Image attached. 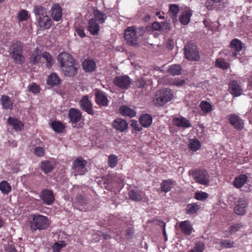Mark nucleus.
<instances>
[{
    "mask_svg": "<svg viewBox=\"0 0 252 252\" xmlns=\"http://www.w3.org/2000/svg\"><path fill=\"white\" fill-rule=\"evenodd\" d=\"M175 182L172 179L163 180L161 185L162 191L167 192L169 191L172 188Z\"/></svg>",
    "mask_w": 252,
    "mask_h": 252,
    "instance_id": "473e14b6",
    "label": "nucleus"
},
{
    "mask_svg": "<svg viewBox=\"0 0 252 252\" xmlns=\"http://www.w3.org/2000/svg\"><path fill=\"white\" fill-rule=\"evenodd\" d=\"M38 25L41 28L44 29H48L52 26V20L49 16H44L42 18L40 17L37 19Z\"/></svg>",
    "mask_w": 252,
    "mask_h": 252,
    "instance_id": "b1692460",
    "label": "nucleus"
},
{
    "mask_svg": "<svg viewBox=\"0 0 252 252\" xmlns=\"http://www.w3.org/2000/svg\"><path fill=\"white\" fill-rule=\"evenodd\" d=\"M112 125L114 128L121 132L124 131L128 127L127 123L125 120L121 118L115 120Z\"/></svg>",
    "mask_w": 252,
    "mask_h": 252,
    "instance_id": "aec40b11",
    "label": "nucleus"
},
{
    "mask_svg": "<svg viewBox=\"0 0 252 252\" xmlns=\"http://www.w3.org/2000/svg\"><path fill=\"white\" fill-rule=\"evenodd\" d=\"M120 112L123 116L133 117L135 116V111L126 106H122L120 108Z\"/></svg>",
    "mask_w": 252,
    "mask_h": 252,
    "instance_id": "f704fd0d",
    "label": "nucleus"
},
{
    "mask_svg": "<svg viewBox=\"0 0 252 252\" xmlns=\"http://www.w3.org/2000/svg\"><path fill=\"white\" fill-rule=\"evenodd\" d=\"M95 101L100 107L108 106L110 102L107 94L99 90L95 91Z\"/></svg>",
    "mask_w": 252,
    "mask_h": 252,
    "instance_id": "9d476101",
    "label": "nucleus"
},
{
    "mask_svg": "<svg viewBox=\"0 0 252 252\" xmlns=\"http://www.w3.org/2000/svg\"><path fill=\"white\" fill-rule=\"evenodd\" d=\"M220 244L222 248L230 249L234 247V242L228 240H221Z\"/></svg>",
    "mask_w": 252,
    "mask_h": 252,
    "instance_id": "09e8293b",
    "label": "nucleus"
},
{
    "mask_svg": "<svg viewBox=\"0 0 252 252\" xmlns=\"http://www.w3.org/2000/svg\"><path fill=\"white\" fill-rule=\"evenodd\" d=\"M189 175H191L194 180L197 183L208 186L210 183V176L207 171L204 169H195L189 170Z\"/></svg>",
    "mask_w": 252,
    "mask_h": 252,
    "instance_id": "39448f33",
    "label": "nucleus"
},
{
    "mask_svg": "<svg viewBox=\"0 0 252 252\" xmlns=\"http://www.w3.org/2000/svg\"><path fill=\"white\" fill-rule=\"evenodd\" d=\"M51 56V55L45 52H44L43 53H42V57L44 58L46 60H47L48 58H49V57H50Z\"/></svg>",
    "mask_w": 252,
    "mask_h": 252,
    "instance_id": "774afa93",
    "label": "nucleus"
},
{
    "mask_svg": "<svg viewBox=\"0 0 252 252\" xmlns=\"http://www.w3.org/2000/svg\"><path fill=\"white\" fill-rule=\"evenodd\" d=\"M179 8L176 4H171L169 7L170 15H171L173 20H176L177 15L179 12Z\"/></svg>",
    "mask_w": 252,
    "mask_h": 252,
    "instance_id": "a18cd8bd",
    "label": "nucleus"
},
{
    "mask_svg": "<svg viewBox=\"0 0 252 252\" xmlns=\"http://www.w3.org/2000/svg\"><path fill=\"white\" fill-rule=\"evenodd\" d=\"M131 126L136 130L141 131V128L139 127V125L137 122H132L131 124Z\"/></svg>",
    "mask_w": 252,
    "mask_h": 252,
    "instance_id": "338daca9",
    "label": "nucleus"
},
{
    "mask_svg": "<svg viewBox=\"0 0 252 252\" xmlns=\"http://www.w3.org/2000/svg\"><path fill=\"white\" fill-rule=\"evenodd\" d=\"M40 197L43 202L48 205H52L55 201V196L53 191L48 189H44L40 193Z\"/></svg>",
    "mask_w": 252,
    "mask_h": 252,
    "instance_id": "4468645a",
    "label": "nucleus"
},
{
    "mask_svg": "<svg viewBox=\"0 0 252 252\" xmlns=\"http://www.w3.org/2000/svg\"><path fill=\"white\" fill-rule=\"evenodd\" d=\"M189 147L192 151H196L200 148L201 143L196 139H190L189 141Z\"/></svg>",
    "mask_w": 252,
    "mask_h": 252,
    "instance_id": "ea45409f",
    "label": "nucleus"
},
{
    "mask_svg": "<svg viewBox=\"0 0 252 252\" xmlns=\"http://www.w3.org/2000/svg\"><path fill=\"white\" fill-rule=\"evenodd\" d=\"M1 104L3 109H12L13 107L12 103L11 101L10 98L6 95H3L0 98Z\"/></svg>",
    "mask_w": 252,
    "mask_h": 252,
    "instance_id": "72a5a7b5",
    "label": "nucleus"
},
{
    "mask_svg": "<svg viewBox=\"0 0 252 252\" xmlns=\"http://www.w3.org/2000/svg\"><path fill=\"white\" fill-rule=\"evenodd\" d=\"M93 13L94 20L100 24L103 23L107 18L106 14L101 12L98 9H94Z\"/></svg>",
    "mask_w": 252,
    "mask_h": 252,
    "instance_id": "2f4dec72",
    "label": "nucleus"
},
{
    "mask_svg": "<svg viewBox=\"0 0 252 252\" xmlns=\"http://www.w3.org/2000/svg\"><path fill=\"white\" fill-rule=\"evenodd\" d=\"M61 70L64 76L69 77H74L78 72V67L75 62L73 63L65 65L64 67L61 68Z\"/></svg>",
    "mask_w": 252,
    "mask_h": 252,
    "instance_id": "dca6fc26",
    "label": "nucleus"
},
{
    "mask_svg": "<svg viewBox=\"0 0 252 252\" xmlns=\"http://www.w3.org/2000/svg\"><path fill=\"white\" fill-rule=\"evenodd\" d=\"M205 248V245L202 242L196 243L194 248L191 250V252H203Z\"/></svg>",
    "mask_w": 252,
    "mask_h": 252,
    "instance_id": "603ef678",
    "label": "nucleus"
},
{
    "mask_svg": "<svg viewBox=\"0 0 252 252\" xmlns=\"http://www.w3.org/2000/svg\"><path fill=\"white\" fill-rule=\"evenodd\" d=\"M128 194L130 199L135 202H139L143 200L145 193L142 191L131 189L129 191Z\"/></svg>",
    "mask_w": 252,
    "mask_h": 252,
    "instance_id": "4be33fe9",
    "label": "nucleus"
},
{
    "mask_svg": "<svg viewBox=\"0 0 252 252\" xmlns=\"http://www.w3.org/2000/svg\"><path fill=\"white\" fill-rule=\"evenodd\" d=\"M145 32L143 27L136 28L135 26L127 27L125 31V38L129 45H134L137 43L138 39Z\"/></svg>",
    "mask_w": 252,
    "mask_h": 252,
    "instance_id": "f257e3e1",
    "label": "nucleus"
},
{
    "mask_svg": "<svg viewBox=\"0 0 252 252\" xmlns=\"http://www.w3.org/2000/svg\"><path fill=\"white\" fill-rule=\"evenodd\" d=\"M229 89L230 93L234 96H238L242 94V90L236 81L233 80L230 82Z\"/></svg>",
    "mask_w": 252,
    "mask_h": 252,
    "instance_id": "5701e85b",
    "label": "nucleus"
},
{
    "mask_svg": "<svg viewBox=\"0 0 252 252\" xmlns=\"http://www.w3.org/2000/svg\"><path fill=\"white\" fill-rule=\"evenodd\" d=\"M139 121L140 124L144 127H147L149 126L152 123V118L149 114H144L142 115Z\"/></svg>",
    "mask_w": 252,
    "mask_h": 252,
    "instance_id": "c9c22d12",
    "label": "nucleus"
},
{
    "mask_svg": "<svg viewBox=\"0 0 252 252\" xmlns=\"http://www.w3.org/2000/svg\"><path fill=\"white\" fill-rule=\"evenodd\" d=\"M31 219L30 224L32 232H35L36 230H45L49 226L48 219L45 216L34 214L31 216Z\"/></svg>",
    "mask_w": 252,
    "mask_h": 252,
    "instance_id": "7ed1b4c3",
    "label": "nucleus"
},
{
    "mask_svg": "<svg viewBox=\"0 0 252 252\" xmlns=\"http://www.w3.org/2000/svg\"><path fill=\"white\" fill-rule=\"evenodd\" d=\"M51 15L54 21H60L62 16V9L58 3L54 4L51 9Z\"/></svg>",
    "mask_w": 252,
    "mask_h": 252,
    "instance_id": "6ab92c4d",
    "label": "nucleus"
},
{
    "mask_svg": "<svg viewBox=\"0 0 252 252\" xmlns=\"http://www.w3.org/2000/svg\"><path fill=\"white\" fill-rule=\"evenodd\" d=\"M96 22L94 18H91L88 22V30L93 35L98 34L99 31V25Z\"/></svg>",
    "mask_w": 252,
    "mask_h": 252,
    "instance_id": "412c9836",
    "label": "nucleus"
},
{
    "mask_svg": "<svg viewBox=\"0 0 252 252\" xmlns=\"http://www.w3.org/2000/svg\"><path fill=\"white\" fill-rule=\"evenodd\" d=\"M192 13L191 10L184 11L180 17V21L182 24L187 25L189 24Z\"/></svg>",
    "mask_w": 252,
    "mask_h": 252,
    "instance_id": "7c9ffc66",
    "label": "nucleus"
},
{
    "mask_svg": "<svg viewBox=\"0 0 252 252\" xmlns=\"http://www.w3.org/2000/svg\"><path fill=\"white\" fill-rule=\"evenodd\" d=\"M33 12L37 20L40 17L42 18L44 16H48L46 8L40 5H36L34 7Z\"/></svg>",
    "mask_w": 252,
    "mask_h": 252,
    "instance_id": "bb28decb",
    "label": "nucleus"
},
{
    "mask_svg": "<svg viewBox=\"0 0 252 252\" xmlns=\"http://www.w3.org/2000/svg\"><path fill=\"white\" fill-rule=\"evenodd\" d=\"M208 196L209 195L208 193L202 191L195 192L194 195L195 198L198 200H204L207 198Z\"/></svg>",
    "mask_w": 252,
    "mask_h": 252,
    "instance_id": "3c124183",
    "label": "nucleus"
},
{
    "mask_svg": "<svg viewBox=\"0 0 252 252\" xmlns=\"http://www.w3.org/2000/svg\"><path fill=\"white\" fill-rule=\"evenodd\" d=\"M61 81L60 77L55 73H51L48 77L47 83L51 86H55L60 84Z\"/></svg>",
    "mask_w": 252,
    "mask_h": 252,
    "instance_id": "c756f323",
    "label": "nucleus"
},
{
    "mask_svg": "<svg viewBox=\"0 0 252 252\" xmlns=\"http://www.w3.org/2000/svg\"><path fill=\"white\" fill-rule=\"evenodd\" d=\"M230 47L231 50L228 51L225 53L226 55L235 58L239 52L242 50L243 48V43L241 40L234 38L231 40L230 43Z\"/></svg>",
    "mask_w": 252,
    "mask_h": 252,
    "instance_id": "1a4fd4ad",
    "label": "nucleus"
},
{
    "mask_svg": "<svg viewBox=\"0 0 252 252\" xmlns=\"http://www.w3.org/2000/svg\"><path fill=\"white\" fill-rule=\"evenodd\" d=\"M28 18V12L25 10H21L17 16V19L19 21H26Z\"/></svg>",
    "mask_w": 252,
    "mask_h": 252,
    "instance_id": "8fccbe9b",
    "label": "nucleus"
},
{
    "mask_svg": "<svg viewBox=\"0 0 252 252\" xmlns=\"http://www.w3.org/2000/svg\"><path fill=\"white\" fill-rule=\"evenodd\" d=\"M23 44L18 40L14 41L10 49V55L16 63L22 64L25 62Z\"/></svg>",
    "mask_w": 252,
    "mask_h": 252,
    "instance_id": "20e7f679",
    "label": "nucleus"
},
{
    "mask_svg": "<svg viewBox=\"0 0 252 252\" xmlns=\"http://www.w3.org/2000/svg\"><path fill=\"white\" fill-rule=\"evenodd\" d=\"M83 69L87 72H92L96 68L95 63L92 60H86L82 63Z\"/></svg>",
    "mask_w": 252,
    "mask_h": 252,
    "instance_id": "cd10ccee",
    "label": "nucleus"
},
{
    "mask_svg": "<svg viewBox=\"0 0 252 252\" xmlns=\"http://www.w3.org/2000/svg\"><path fill=\"white\" fill-rule=\"evenodd\" d=\"M29 91L34 94L38 93L39 92V87L35 84H32L29 87Z\"/></svg>",
    "mask_w": 252,
    "mask_h": 252,
    "instance_id": "13d9d810",
    "label": "nucleus"
},
{
    "mask_svg": "<svg viewBox=\"0 0 252 252\" xmlns=\"http://www.w3.org/2000/svg\"><path fill=\"white\" fill-rule=\"evenodd\" d=\"M6 252H16L15 247L12 245H8L5 248Z\"/></svg>",
    "mask_w": 252,
    "mask_h": 252,
    "instance_id": "0e129e2a",
    "label": "nucleus"
},
{
    "mask_svg": "<svg viewBox=\"0 0 252 252\" xmlns=\"http://www.w3.org/2000/svg\"><path fill=\"white\" fill-rule=\"evenodd\" d=\"M229 123L237 130L244 128V122L240 117L235 114H230L227 116Z\"/></svg>",
    "mask_w": 252,
    "mask_h": 252,
    "instance_id": "ddd939ff",
    "label": "nucleus"
},
{
    "mask_svg": "<svg viewBox=\"0 0 252 252\" xmlns=\"http://www.w3.org/2000/svg\"><path fill=\"white\" fill-rule=\"evenodd\" d=\"M161 23L154 22L152 24V27L153 30L161 32Z\"/></svg>",
    "mask_w": 252,
    "mask_h": 252,
    "instance_id": "e2e57ef3",
    "label": "nucleus"
},
{
    "mask_svg": "<svg viewBox=\"0 0 252 252\" xmlns=\"http://www.w3.org/2000/svg\"><path fill=\"white\" fill-rule=\"evenodd\" d=\"M41 52L38 48H36L33 52L30 58V62L32 64L37 63L41 59Z\"/></svg>",
    "mask_w": 252,
    "mask_h": 252,
    "instance_id": "4c0bfd02",
    "label": "nucleus"
},
{
    "mask_svg": "<svg viewBox=\"0 0 252 252\" xmlns=\"http://www.w3.org/2000/svg\"><path fill=\"white\" fill-rule=\"evenodd\" d=\"M161 32H167L170 31V24L166 22H161Z\"/></svg>",
    "mask_w": 252,
    "mask_h": 252,
    "instance_id": "4d7b16f0",
    "label": "nucleus"
},
{
    "mask_svg": "<svg viewBox=\"0 0 252 252\" xmlns=\"http://www.w3.org/2000/svg\"><path fill=\"white\" fill-rule=\"evenodd\" d=\"M113 83L119 88L126 90L129 87L131 83V80L127 75H120L114 78Z\"/></svg>",
    "mask_w": 252,
    "mask_h": 252,
    "instance_id": "6e6552de",
    "label": "nucleus"
},
{
    "mask_svg": "<svg viewBox=\"0 0 252 252\" xmlns=\"http://www.w3.org/2000/svg\"><path fill=\"white\" fill-rule=\"evenodd\" d=\"M40 168L44 173L47 174L51 172L54 169V165L51 161L44 160L41 162Z\"/></svg>",
    "mask_w": 252,
    "mask_h": 252,
    "instance_id": "c85d7f7f",
    "label": "nucleus"
},
{
    "mask_svg": "<svg viewBox=\"0 0 252 252\" xmlns=\"http://www.w3.org/2000/svg\"><path fill=\"white\" fill-rule=\"evenodd\" d=\"M51 126L54 131L57 132L63 131L64 128L63 125L60 122L54 121L52 123Z\"/></svg>",
    "mask_w": 252,
    "mask_h": 252,
    "instance_id": "c03bdc74",
    "label": "nucleus"
},
{
    "mask_svg": "<svg viewBox=\"0 0 252 252\" xmlns=\"http://www.w3.org/2000/svg\"><path fill=\"white\" fill-rule=\"evenodd\" d=\"M201 110L205 113H209L212 111V105L207 101H203L200 105Z\"/></svg>",
    "mask_w": 252,
    "mask_h": 252,
    "instance_id": "de8ad7c7",
    "label": "nucleus"
},
{
    "mask_svg": "<svg viewBox=\"0 0 252 252\" xmlns=\"http://www.w3.org/2000/svg\"><path fill=\"white\" fill-rule=\"evenodd\" d=\"M7 122L8 124L12 126L14 129L16 131H20L24 127V125L22 122L17 119L14 117H9L8 119Z\"/></svg>",
    "mask_w": 252,
    "mask_h": 252,
    "instance_id": "393cba45",
    "label": "nucleus"
},
{
    "mask_svg": "<svg viewBox=\"0 0 252 252\" xmlns=\"http://www.w3.org/2000/svg\"><path fill=\"white\" fill-rule=\"evenodd\" d=\"M0 190L3 194H7L11 190V187L6 181L0 183Z\"/></svg>",
    "mask_w": 252,
    "mask_h": 252,
    "instance_id": "58836bf2",
    "label": "nucleus"
},
{
    "mask_svg": "<svg viewBox=\"0 0 252 252\" xmlns=\"http://www.w3.org/2000/svg\"><path fill=\"white\" fill-rule=\"evenodd\" d=\"M247 180V177L245 175H241L235 179L233 185L235 187L240 188L242 187Z\"/></svg>",
    "mask_w": 252,
    "mask_h": 252,
    "instance_id": "e433bc0d",
    "label": "nucleus"
},
{
    "mask_svg": "<svg viewBox=\"0 0 252 252\" xmlns=\"http://www.w3.org/2000/svg\"><path fill=\"white\" fill-rule=\"evenodd\" d=\"M87 161L82 157L76 158L73 162L72 169L74 176L83 175L87 172Z\"/></svg>",
    "mask_w": 252,
    "mask_h": 252,
    "instance_id": "0eeeda50",
    "label": "nucleus"
},
{
    "mask_svg": "<svg viewBox=\"0 0 252 252\" xmlns=\"http://www.w3.org/2000/svg\"><path fill=\"white\" fill-rule=\"evenodd\" d=\"M173 98L171 90L165 88L157 91L153 97V103L156 106H161L170 101Z\"/></svg>",
    "mask_w": 252,
    "mask_h": 252,
    "instance_id": "f03ea898",
    "label": "nucleus"
},
{
    "mask_svg": "<svg viewBox=\"0 0 252 252\" xmlns=\"http://www.w3.org/2000/svg\"><path fill=\"white\" fill-rule=\"evenodd\" d=\"M243 225L241 223L234 224L230 227L229 231L231 234L234 233L239 230Z\"/></svg>",
    "mask_w": 252,
    "mask_h": 252,
    "instance_id": "5fc2aeb1",
    "label": "nucleus"
},
{
    "mask_svg": "<svg viewBox=\"0 0 252 252\" xmlns=\"http://www.w3.org/2000/svg\"><path fill=\"white\" fill-rule=\"evenodd\" d=\"M199 209V207L197 203L189 204L187 207V213L188 214H194Z\"/></svg>",
    "mask_w": 252,
    "mask_h": 252,
    "instance_id": "79ce46f5",
    "label": "nucleus"
},
{
    "mask_svg": "<svg viewBox=\"0 0 252 252\" xmlns=\"http://www.w3.org/2000/svg\"><path fill=\"white\" fill-rule=\"evenodd\" d=\"M33 153L34 155L37 157H43L45 155V150L44 148L42 147H36L34 149Z\"/></svg>",
    "mask_w": 252,
    "mask_h": 252,
    "instance_id": "864d4df0",
    "label": "nucleus"
},
{
    "mask_svg": "<svg viewBox=\"0 0 252 252\" xmlns=\"http://www.w3.org/2000/svg\"><path fill=\"white\" fill-rule=\"evenodd\" d=\"M76 32L77 33L78 35L80 37H84L86 36V34L85 33V31H84V29L80 27H77L76 28Z\"/></svg>",
    "mask_w": 252,
    "mask_h": 252,
    "instance_id": "680f3d73",
    "label": "nucleus"
},
{
    "mask_svg": "<svg viewBox=\"0 0 252 252\" xmlns=\"http://www.w3.org/2000/svg\"><path fill=\"white\" fill-rule=\"evenodd\" d=\"M185 55L186 59L190 61H198L200 59L198 50L196 46L188 43L184 47Z\"/></svg>",
    "mask_w": 252,
    "mask_h": 252,
    "instance_id": "423d86ee",
    "label": "nucleus"
},
{
    "mask_svg": "<svg viewBox=\"0 0 252 252\" xmlns=\"http://www.w3.org/2000/svg\"><path fill=\"white\" fill-rule=\"evenodd\" d=\"M145 85V81L142 79H139L134 82L135 87L138 88H142Z\"/></svg>",
    "mask_w": 252,
    "mask_h": 252,
    "instance_id": "bf43d9fd",
    "label": "nucleus"
},
{
    "mask_svg": "<svg viewBox=\"0 0 252 252\" xmlns=\"http://www.w3.org/2000/svg\"><path fill=\"white\" fill-rule=\"evenodd\" d=\"M186 83V81L183 79H175L173 81L172 84L175 85L178 87L182 86Z\"/></svg>",
    "mask_w": 252,
    "mask_h": 252,
    "instance_id": "052dcab7",
    "label": "nucleus"
},
{
    "mask_svg": "<svg viewBox=\"0 0 252 252\" xmlns=\"http://www.w3.org/2000/svg\"><path fill=\"white\" fill-rule=\"evenodd\" d=\"M247 206V199L245 197L240 198L235 202L234 208V212L238 215H243L246 213Z\"/></svg>",
    "mask_w": 252,
    "mask_h": 252,
    "instance_id": "f8f14e48",
    "label": "nucleus"
},
{
    "mask_svg": "<svg viewBox=\"0 0 252 252\" xmlns=\"http://www.w3.org/2000/svg\"><path fill=\"white\" fill-rule=\"evenodd\" d=\"M68 117L70 123L72 125L76 124L80 121L82 117V113L80 110L72 108L68 111Z\"/></svg>",
    "mask_w": 252,
    "mask_h": 252,
    "instance_id": "f3484780",
    "label": "nucleus"
},
{
    "mask_svg": "<svg viewBox=\"0 0 252 252\" xmlns=\"http://www.w3.org/2000/svg\"><path fill=\"white\" fill-rule=\"evenodd\" d=\"M182 68L179 65L173 64L171 65L168 68V72L172 75H180L181 74Z\"/></svg>",
    "mask_w": 252,
    "mask_h": 252,
    "instance_id": "a19ab883",
    "label": "nucleus"
},
{
    "mask_svg": "<svg viewBox=\"0 0 252 252\" xmlns=\"http://www.w3.org/2000/svg\"><path fill=\"white\" fill-rule=\"evenodd\" d=\"M57 59L61 68L64 67L65 65L73 63L75 62L72 56L67 53L60 54Z\"/></svg>",
    "mask_w": 252,
    "mask_h": 252,
    "instance_id": "2eb2a0df",
    "label": "nucleus"
},
{
    "mask_svg": "<svg viewBox=\"0 0 252 252\" xmlns=\"http://www.w3.org/2000/svg\"><path fill=\"white\" fill-rule=\"evenodd\" d=\"M81 108L88 113L89 114L93 115L94 111L93 109V104L90 100L88 95H84L79 101Z\"/></svg>",
    "mask_w": 252,
    "mask_h": 252,
    "instance_id": "9b49d317",
    "label": "nucleus"
},
{
    "mask_svg": "<svg viewBox=\"0 0 252 252\" xmlns=\"http://www.w3.org/2000/svg\"><path fill=\"white\" fill-rule=\"evenodd\" d=\"M118 157L115 155L111 154L108 157V165L111 167H115L118 164Z\"/></svg>",
    "mask_w": 252,
    "mask_h": 252,
    "instance_id": "49530a36",
    "label": "nucleus"
},
{
    "mask_svg": "<svg viewBox=\"0 0 252 252\" xmlns=\"http://www.w3.org/2000/svg\"><path fill=\"white\" fill-rule=\"evenodd\" d=\"M179 227L182 231L186 235H189L191 233L192 228L189 220L181 222Z\"/></svg>",
    "mask_w": 252,
    "mask_h": 252,
    "instance_id": "a878e982",
    "label": "nucleus"
},
{
    "mask_svg": "<svg viewBox=\"0 0 252 252\" xmlns=\"http://www.w3.org/2000/svg\"><path fill=\"white\" fill-rule=\"evenodd\" d=\"M215 64L217 67L222 69H227L230 67L229 64L221 58L217 59Z\"/></svg>",
    "mask_w": 252,
    "mask_h": 252,
    "instance_id": "37998d69",
    "label": "nucleus"
},
{
    "mask_svg": "<svg viewBox=\"0 0 252 252\" xmlns=\"http://www.w3.org/2000/svg\"><path fill=\"white\" fill-rule=\"evenodd\" d=\"M172 123L176 126L184 129L191 127V124L189 120L183 117H175L173 118Z\"/></svg>",
    "mask_w": 252,
    "mask_h": 252,
    "instance_id": "a211bd4d",
    "label": "nucleus"
},
{
    "mask_svg": "<svg viewBox=\"0 0 252 252\" xmlns=\"http://www.w3.org/2000/svg\"><path fill=\"white\" fill-rule=\"evenodd\" d=\"M65 244H60L59 243L56 242L53 245L52 249L54 252H59L63 247H65Z\"/></svg>",
    "mask_w": 252,
    "mask_h": 252,
    "instance_id": "6e6d98bb",
    "label": "nucleus"
},
{
    "mask_svg": "<svg viewBox=\"0 0 252 252\" xmlns=\"http://www.w3.org/2000/svg\"><path fill=\"white\" fill-rule=\"evenodd\" d=\"M47 61V66L48 67H51L53 63V59L52 56H51L49 58L46 60Z\"/></svg>",
    "mask_w": 252,
    "mask_h": 252,
    "instance_id": "69168bd1",
    "label": "nucleus"
}]
</instances>
